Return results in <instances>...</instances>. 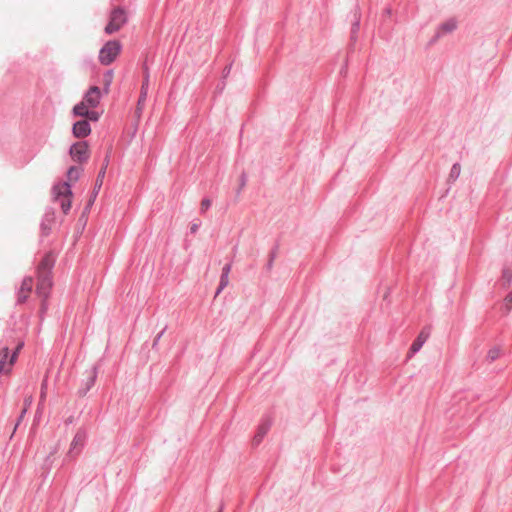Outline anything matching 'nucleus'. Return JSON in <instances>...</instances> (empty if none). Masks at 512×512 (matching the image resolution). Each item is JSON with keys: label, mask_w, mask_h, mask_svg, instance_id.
Masks as SVG:
<instances>
[{"label": "nucleus", "mask_w": 512, "mask_h": 512, "mask_svg": "<svg viewBox=\"0 0 512 512\" xmlns=\"http://www.w3.org/2000/svg\"><path fill=\"white\" fill-rule=\"evenodd\" d=\"M272 423H273V419L270 415H265L262 417L261 423L259 424L257 432L253 438L254 445H259L261 443V441L263 440L265 435L270 430Z\"/></svg>", "instance_id": "8"}, {"label": "nucleus", "mask_w": 512, "mask_h": 512, "mask_svg": "<svg viewBox=\"0 0 512 512\" xmlns=\"http://www.w3.org/2000/svg\"><path fill=\"white\" fill-rule=\"evenodd\" d=\"M101 100V91L98 86H91L83 97V101L91 108H96Z\"/></svg>", "instance_id": "9"}, {"label": "nucleus", "mask_w": 512, "mask_h": 512, "mask_svg": "<svg viewBox=\"0 0 512 512\" xmlns=\"http://www.w3.org/2000/svg\"><path fill=\"white\" fill-rule=\"evenodd\" d=\"M144 69H145V76H144V79H143V82L141 85V92H140V96H139L138 103H137L139 109H140V105H142L146 100L148 86H149V73H148V68L146 65L144 66Z\"/></svg>", "instance_id": "17"}, {"label": "nucleus", "mask_w": 512, "mask_h": 512, "mask_svg": "<svg viewBox=\"0 0 512 512\" xmlns=\"http://www.w3.org/2000/svg\"><path fill=\"white\" fill-rule=\"evenodd\" d=\"M32 403V397H27L24 399V408L27 409L28 406H30Z\"/></svg>", "instance_id": "39"}, {"label": "nucleus", "mask_w": 512, "mask_h": 512, "mask_svg": "<svg viewBox=\"0 0 512 512\" xmlns=\"http://www.w3.org/2000/svg\"><path fill=\"white\" fill-rule=\"evenodd\" d=\"M247 183V174L245 171H243L240 175V185L237 193L239 194L241 190L246 186Z\"/></svg>", "instance_id": "33"}, {"label": "nucleus", "mask_w": 512, "mask_h": 512, "mask_svg": "<svg viewBox=\"0 0 512 512\" xmlns=\"http://www.w3.org/2000/svg\"><path fill=\"white\" fill-rule=\"evenodd\" d=\"M85 439H86V432L82 429H79L76 432V434L72 440L69 454L71 455L78 446H80V448H82L84 446Z\"/></svg>", "instance_id": "18"}, {"label": "nucleus", "mask_w": 512, "mask_h": 512, "mask_svg": "<svg viewBox=\"0 0 512 512\" xmlns=\"http://www.w3.org/2000/svg\"><path fill=\"white\" fill-rule=\"evenodd\" d=\"M24 346V342L20 341L12 353H10L9 347L7 345L0 348V374L1 373H9L12 369V366L17 360L18 354Z\"/></svg>", "instance_id": "3"}, {"label": "nucleus", "mask_w": 512, "mask_h": 512, "mask_svg": "<svg viewBox=\"0 0 512 512\" xmlns=\"http://www.w3.org/2000/svg\"><path fill=\"white\" fill-rule=\"evenodd\" d=\"M229 283V276L221 275L218 288L216 290V296L221 293V291L228 285Z\"/></svg>", "instance_id": "26"}, {"label": "nucleus", "mask_w": 512, "mask_h": 512, "mask_svg": "<svg viewBox=\"0 0 512 512\" xmlns=\"http://www.w3.org/2000/svg\"><path fill=\"white\" fill-rule=\"evenodd\" d=\"M167 330V325L164 326V328L157 334V336L155 337L153 343H152V348L153 349H156L157 346H158V343L161 339V337L163 336V334L165 333V331Z\"/></svg>", "instance_id": "32"}, {"label": "nucleus", "mask_w": 512, "mask_h": 512, "mask_svg": "<svg viewBox=\"0 0 512 512\" xmlns=\"http://www.w3.org/2000/svg\"><path fill=\"white\" fill-rule=\"evenodd\" d=\"M67 423H72V418H69V419L67 420Z\"/></svg>", "instance_id": "42"}, {"label": "nucleus", "mask_w": 512, "mask_h": 512, "mask_svg": "<svg viewBox=\"0 0 512 512\" xmlns=\"http://www.w3.org/2000/svg\"><path fill=\"white\" fill-rule=\"evenodd\" d=\"M505 314H508L512 309V290L504 298Z\"/></svg>", "instance_id": "28"}, {"label": "nucleus", "mask_w": 512, "mask_h": 512, "mask_svg": "<svg viewBox=\"0 0 512 512\" xmlns=\"http://www.w3.org/2000/svg\"><path fill=\"white\" fill-rule=\"evenodd\" d=\"M107 165H108V156L105 159L104 166L98 172V175H97V178H96V181H95V185H94V188H93L92 195H91L90 200H89V202H88V204H87V206L85 208L86 210H88L90 208V206L93 204L95 198L98 195V192H99V190H100V188L102 186V183H103V179L105 177Z\"/></svg>", "instance_id": "10"}, {"label": "nucleus", "mask_w": 512, "mask_h": 512, "mask_svg": "<svg viewBox=\"0 0 512 512\" xmlns=\"http://www.w3.org/2000/svg\"><path fill=\"white\" fill-rule=\"evenodd\" d=\"M88 107L89 106L84 101H82L73 107V114L75 116L84 117L85 110H89Z\"/></svg>", "instance_id": "20"}, {"label": "nucleus", "mask_w": 512, "mask_h": 512, "mask_svg": "<svg viewBox=\"0 0 512 512\" xmlns=\"http://www.w3.org/2000/svg\"><path fill=\"white\" fill-rule=\"evenodd\" d=\"M199 225H200L199 223H192L190 226V232L192 234H195L199 229Z\"/></svg>", "instance_id": "36"}, {"label": "nucleus", "mask_w": 512, "mask_h": 512, "mask_svg": "<svg viewBox=\"0 0 512 512\" xmlns=\"http://www.w3.org/2000/svg\"><path fill=\"white\" fill-rule=\"evenodd\" d=\"M122 50V44L119 40H109L99 51L98 59L99 62L108 66L113 63Z\"/></svg>", "instance_id": "2"}, {"label": "nucleus", "mask_w": 512, "mask_h": 512, "mask_svg": "<svg viewBox=\"0 0 512 512\" xmlns=\"http://www.w3.org/2000/svg\"><path fill=\"white\" fill-rule=\"evenodd\" d=\"M210 207H211V200H210V199H208V198H204V199L201 201L200 212H201V213H204V212H206Z\"/></svg>", "instance_id": "31"}, {"label": "nucleus", "mask_w": 512, "mask_h": 512, "mask_svg": "<svg viewBox=\"0 0 512 512\" xmlns=\"http://www.w3.org/2000/svg\"><path fill=\"white\" fill-rule=\"evenodd\" d=\"M385 13H386V14H388V15H390V14H391V9H390V8H387V9L385 10Z\"/></svg>", "instance_id": "40"}, {"label": "nucleus", "mask_w": 512, "mask_h": 512, "mask_svg": "<svg viewBox=\"0 0 512 512\" xmlns=\"http://www.w3.org/2000/svg\"><path fill=\"white\" fill-rule=\"evenodd\" d=\"M84 118L87 121H94V122H96V121L99 120L100 114L97 111H94V110H85Z\"/></svg>", "instance_id": "25"}, {"label": "nucleus", "mask_w": 512, "mask_h": 512, "mask_svg": "<svg viewBox=\"0 0 512 512\" xmlns=\"http://www.w3.org/2000/svg\"><path fill=\"white\" fill-rule=\"evenodd\" d=\"M278 247H279L278 244H276L274 246V248L270 251L269 259H268V262L266 264V269L268 271H270L273 268L274 260H275V258L277 256Z\"/></svg>", "instance_id": "21"}, {"label": "nucleus", "mask_w": 512, "mask_h": 512, "mask_svg": "<svg viewBox=\"0 0 512 512\" xmlns=\"http://www.w3.org/2000/svg\"><path fill=\"white\" fill-rule=\"evenodd\" d=\"M460 172H461L460 164L459 163H455L451 167V170H450V173H449V179L455 181L459 177Z\"/></svg>", "instance_id": "24"}, {"label": "nucleus", "mask_w": 512, "mask_h": 512, "mask_svg": "<svg viewBox=\"0 0 512 512\" xmlns=\"http://www.w3.org/2000/svg\"><path fill=\"white\" fill-rule=\"evenodd\" d=\"M112 79H113V71L112 70H108L105 74H104V82H105V92L107 93L108 90H109V86L112 82Z\"/></svg>", "instance_id": "30"}, {"label": "nucleus", "mask_w": 512, "mask_h": 512, "mask_svg": "<svg viewBox=\"0 0 512 512\" xmlns=\"http://www.w3.org/2000/svg\"><path fill=\"white\" fill-rule=\"evenodd\" d=\"M500 355V349L497 347L491 348L487 353V360L489 362L495 361Z\"/></svg>", "instance_id": "27"}, {"label": "nucleus", "mask_w": 512, "mask_h": 512, "mask_svg": "<svg viewBox=\"0 0 512 512\" xmlns=\"http://www.w3.org/2000/svg\"><path fill=\"white\" fill-rule=\"evenodd\" d=\"M56 262V255L53 251H48L44 254L41 261L37 266V271L52 272Z\"/></svg>", "instance_id": "13"}, {"label": "nucleus", "mask_w": 512, "mask_h": 512, "mask_svg": "<svg viewBox=\"0 0 512 512\" xmlns=\"http://www.w3.org/2000/svg\"><path fill=\"white\" fill-rule=\"evenodd\" d=\"M28 296H29L28 292L19 289L18 292H17L16 303L19 304V305L25 303L26 300L28 299Z\"/></svg>", "instance_id": "29"}, {"label": "nucleus", "mask_w": 512, "mask_h": 512, "mask_svg": "<svg viewBox=\"0 0 512 512\" xmlns=\"http://www.w3.org/2000/svg\"><path fill=\"white\" fill-rule=\"evenodd\" d=\"M502 278L504 280V287L510 286L512 282V269L511 268H504L502 271Z\"/></svg>", "instance_id": "22"}, {"label": "nucleus", "mask_w": 512, "mask_h": 512, "mask_svg": "<svg viewBox=\"0 0 512 512\" xmlns=\"http://www.w3.org/2000/svg\"><path fill=\"white\" fill-rule=\"evenodd\" d=\"M26 408H23V410L21 411V414L19 415L18 419H17V423H16V427L19 425V423L22 421L25 413H26Z\"/></svg>", "instance_id": "37"}, {"label": "nucleus", "mask_w": 512, "mask_h": 512, "mask_svg": "<svg viewBox=\"0 0 512 512\" xmlns=\"http://www.w3.org/2000/svg\"><path fill=\"white\" fill-rule=\"evenodd\" d=\"M53 213H46L41 221V231L43 236H48L51 232L50 224L53 221Z\"/></svg>", "instance_id": "19"}, {"label": "nucleus", "mask_w": 512, "mask_h": 512, "mask_svg": "<svg viewBox=\"0 0 512 512\" xmlns=\"http://www.w3.org/2000/svg\"><path fill=\"white\" fill-rule=\"evenodd\" d=\"M69 154L74 161L80 164L87 162L90 157L88 143L86 141H79L72 144Z\"/></svg>", "instance_id": "6"}, {"label": "nucleus", "mask_w": 512, "mask_h": 512, "mask_svg": "<svg viewBox=\"0 0 512 512\" xmlns=\"http://www.w3.org/2000/svg\"><path fill=\"white\" fill-rule=\"evenodd\" d=\"M98 365H94L90 370H87L85 379L82 380V384L77 391L79 397H84L89 390L95 385L98 376Z\"/></svg>", "instance_id": "7"}, {"label": "nucleus", "mask_w": 512, "mask_h": 512, "mask_svg": "<svg viewBox=\"0 0 512 512\" xmlns=\"http://www.w3.org/2000/svg\"><path fill=\"white\" fill-rule=\"evenodd\" d=\"M232 264L227 263L223 266L221 275L229 276V273L231 271Z\"/></svg>", "instance_id": "34"}, {"label": "nucleus", "mask_w": 512, "mask_h": 512, "mask_svg": "<svg viewBox=\"0 0 512 512\" xmlns=\"http://www.w3.org/2000/svg\"><path fill=\"white\" fill-rule=\"evenodd\" d=\"M91 133L89 121L83 119L75 122L72 127V134L76 138H85Z\"/></svg>", "instance_id": "11"}, {"label": "nucleus", "mask_w": 512, "mask_h": 512, "mask_svg": "<svg viewBox=\"0 0 512 512\" xmlns=\"http://www.w3.org/2000/svg\"><path fill=\"white\" fill-rule=\"evenodd\" d=\"M217 512H222V507L219 508V510Z\"/></svg>", "instance_id": "43"}, {"label": "nucleus", "mask_w": 512, "mask_h": 512, "mask_svg": "<svg viewBox=\"0 0 512 512\" xmlns=\"http://www.w3.org/2000/svg\"><path fill=\"white\" fill-rule=\"evenodd\" d=\"M43 387H44V384H42V387H41L42 390H43ZM41 397H44V392L43 391L41 392Z\"/></svg>", "instance_id": "41"}, {"label": "nucleus", "mask_w": 512, "mask_h": 512, "mask_svg": "<svg viewBox=\"0 0 512 512\" xmlns=\"http://www.w3.org/2000/svg\"><path fill=\"white\" fill-rule=\"evenodd\" d=\"M428 337H429V332H427V331H425V329H423L418 334L417 338L413 341L412 345L410 346L409 353L411 355L417 353L422 348L424 343L427 341Z\"/></svg>", "instance_id": "15"}, {"label": "nucleus", "mask_w": 512, "mask_h": 512, "mask_svg": "<svg viewBox=\"0 0 512 512\" xmlns=\"http://www.w3.org/2000/svg\"><path fill=\"white\" fill-rule=\"evenodd\" d=\"M47 299L48 298H42V302H41V307H40V313L43 315L47 309H48V304H47Z\"/></svg>", "instance_id": "35"}, {"label": "nucleus", "mask_w": 512, "mask_h": 512, "mask_svg": "<svg viewBox=\"0 0 512 512\" xmlns=\"http://www.w3.org/2000/svg\"><path fill=\"white\" fill-rule=\"evenodd\" d=\"M82 172V168L71 166L67 171L68 181L57 183L52 187L53 200L60 204L64 214H68L71 209V185L69 181H77Z\"/></svg>", "instance_id": "1"}, {"label": "nucleus", "mask_w": 512, "mask_h": 512, "mask_svg": "<svg viewBox=\"0 0 512 512\" xmlns=\"http://www.w3.org/2000/svg\"><path fill=\"white\" fill-rule=\"evenodd\" d=\"M457 28V22L455 19H448L447 21L443 22L439 28H438V32L435 36V39L433 41H435L437 38L440 37V34H445V33H451L453 32L455 29Z\"/></svg>", "instance_id": "16"}, {"label": "nucleus", "mask_w": 512, "mask_h": 512, "mask_svg": "<svg viewBox=\"0 0 512 512\" xmlns=\"http://www.w3.org/2000/svg\"><path fill=\"white\" fill-rule=\"evenodd\" d=\"M128 21L126 11L122 7H116L110 12L109 21L104 28L108 35L119 31Z\"/></svg>", "instance_id": "4"}, {"label": "nucleus", "mask_w": 512, "mask_h": 512, "mask_svg": "<svg viewBox=\"0 0 512 512\" xmlns=\"http://www.w3.org/2000/svg\"><path fill=\"white\" fill-rule=\"evenodd\" d=\"M56 262V255L53 251H48L44 254L41 261L37 266V271L52 272Z\"/></svg>", "instance_id": "12"}, {"label": "nucleus", "mask_w": 512, "mask_h": 512, "mask_svg": "<svg viewBox=\"0 0 512 512\" xmlns=\"http://www.w3.org/2000/svg\"><path fill=\"white\" fill-rule=\"evenodd\" d=\"M53 286V274L47 271H37L36 292L41 298H48Z\"/></svg>", "instance_id": "5"}, {"label": "nucleus", "mask_w": 512, "mask_h": 512, "mask_svg": "<svg viewBox=\"0 0 512 512\" xmlns=\"http://www.w3.org/2000/svg\"><path fill=\"white\" fill-rule=\"evenodd\" d=\"M231 68H232V65H231V64H230V65L225 66V68L223 69V77H226V76L230 73Z\"/></svg>", "instance_id": "38"}, {"label": "nucleus", "mask_w": 512, "mask_h": 512, "mask_svg": "<svg viewBox=\"0 0 512 512\" xmlns=\"http://www.w3.org/2000/svg\"><path fill=\"white\" fill-rule=\"evenodd\" d=\"M33 286V278L32 277H25L21 283L20 289L23 291H26L28 293L31 292Z\"/></svg>", "instance_id": "23"}, {"label": "nucleus", "mask_w": 512, "mask_h": 512, "mask_svg": "<svg viewBox=\"0 0 512 512\" xmlns=\"http://www.w3.org/2000/svg\"><path fill=\"white\" fill-rule=\"evenodd\" d=\"M360 21H361V11L358 6L355 7L353 11V21L351 26V35L350 39L352 42H356L357 35L360 30Z\"/></svg>", "instance_id": "14"}]
</instances>
